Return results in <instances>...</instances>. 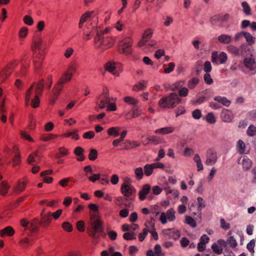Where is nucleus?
Here are the masks:
<instances>
[{"mask_svg": "<svg viewBox=\"0 0 256 256\" xmlns=\"http://www.w3.org/2000/svg\"><path fill=\"white\" fill-rule=\"evenodd\" d=\"M90 224V228H88L90 236L96 239L99 238L100 236L96 234V232L102 233L104 232V228L102 226V222L97 215L91 214Z\"/></svg>", "mask_w": 256, "mask_h": 256, "instance_id": "1", "label": "nucleus"}, {"mask_svg": "<svg viewBox=\"0 0 256 256\" xmlns=\"http://www.w3.org/2000/svg\"><path fill=\"white\" fill-rule=\"evenodd\" d=\"M181 98L176 92H172L162 97L158 101V105L164 108H173L181 102Z\"/></svg>", "mask_w": 256, "mask_h": 256, "instance_id": "2", "label": "nucleus"}, {"mask_svg": "<svg viewBox=\"0 0 256 256\" xmlns=\"http://www.w3.org/2000/svg\"><path fill=\"white\" fill-rule=\"evenodd\" d=\"M102 32L97 31V34L94 38V45L96 49L104 51L110 48L113 44V40L109 37L104 38Z\"/></svg>", "mask_w": 256, "mask_h": 256, "instance_id": "3", "label": "nucleus"}, {"mask_svg": "<svg viewBox=\"0 0 256 256\" xmlns=\"http://www.w3.org/2000/svg\"><path fill=\"white\" fill-rule=\"evenodd\" d=\"M44 80H42L39 82H38L35 88V96L34 98L31 100V106L34 108H38L40 103L39 96L42 94V92L44 90Z\"/></svg>", "mask_w": 256, "mask_h": 256, "instance_id": "4", "label": "nucleus"}, {"mask_svg": "<svg viewBox=\"0 0 256 256\" xmlns=\"http://www.w3.org/2000/svg\"><path fill=\"white\" fill-rule=\"evenodd\" d=\"M132 40L130 38H126L119 42L118 51L121 53L129 54L132 53Z\"/></svg>", "mask_w": 256, "mask_h": 256, "instance_id": "5", "label": "nucleus"}, {"mask_svg": "<svg viewBox=\"0 0 256 256\" xmlns=\"http://www.w3.org/2000/svg\"><path fill=\"white\" fill-rule=\"evenodd\" d=\"M212 91L210 89H206L196 95V100L194 102L195 105L200 104L208 101L212 96Z\"/></svg>", "mask_w": 256, "mask_h": 256, "instance_id": "6", "label": "nucleus"}, {"mask_svg": "<svg viewBox=\"0 0 256 256\" xmlns=\"http://www.w3.org/2000/svg\"><path fill=\"white\" fill-rule=\"evenodd\" d=\"M120 192L125 197L131 200L135 196L136 190L133 186L122 185Z\"/></svg>", "mask_w": 256, "mask_h": 256, "instance_id": "7", "label": "nucleus"}, {"mask_svg": "<svg viewBox=\"0 0 256 256\" xmlns=\"http://www.w3.org/2000/svg\"><path fill=\"white\" fill-rule=\"evenodd\" d=\"M32 49L35 55L44 54L42 52L45 49V46L42 44V41L40 38H38L34 40Z\"/></svg>", "mask_w": 256, "mask_h": 256, "instance_id": "8", "label": "nucleus"}, {"mask_svg": "<svg viewBox=\"0 0 256 256\" xmlns=\"http://www.w3.org/2000/svg\"><path fill=\"white\" fill-rule=\"evenodd\" d=\"M228 60V56L224 52H221L219 54L217 52H214L212 54V61L213 63H217L218 61L220 64H224Z\"/></svg>", "mask_w": 256, "mask_h": 256, "instance_id": "9", "label": "nucleus"}, {"mask_svg": "<svg viewBox=\"0 0 256 256\" xmlns=\"http://www.w3.org/2000/svg\"><path fill=\"white\" fill-rule=\"evenodd\" d=\"M206 164L208 166L214 165L218 160L216 152L212 150H208L206 155Z\"/></svg>", "mask_w": 256, "mask_h": 256, "instance_id": "10", "label": "nucleus"}, {"mask_svg": "<svg viewBox=\"0 0 256 256\" xmlns=\"http://www.w3.org/2000/svg\"><path fill=\"white\" fill-rule=\"evenodd\" d=\"M244 66L250 71H254L253 74L256 73V64L254 60L252 58H245L244 60Z\"/></svg>", "mask_w": 256, "mask_h": 256, "instance_id": "11", "label": "nucleus"}, {"mask_svg": "<svg viewBox=\"0 0 256 256\" xmlns=\"http://www.w3.org/2000/svg\"><path fill=\"white\" fill-rule=\"evenodd\" d=\"M98 99L100 100L98 106L102 109L106 108L110 101L116 100V98L110 97V96H99Z\"/></svg>", "mask_w": 256, "mask_h": 256, "instance_id": "12", "label": "nucleus"}, {"mask_svg": "<svg viewBox=\"0 0 256 256\" xmlns=\"http://www.w3.org/2000/svg\"><path fill=\"white\" fill-rule=\"evenodd\" d=\"M220 118L224 122H230L232 121L234 116L231 111L225 110L221 112Z\"/></svg>", "mask_w": 256, "mask_h": 256, "instance_id": "13", "label": "nucleus"}, {"mask_svg": "<svg viewBox=\"0 0 256 256\" xmlns=\"http://www.w3.org/2000/svg\"><path fill=\"white\" fill-rule=\"evenodd\" d=\"M176 129L174 126H166L158 128L154 131L156 134H160L162 135L168 134L174 132Z\"/></svg>", "mask_w": 256, "mask_h": 256, "instance_id": "14", "label": "nucleus"}, {"mask_svg": "<svg viewBox=\"0 0 256 256\" xmlns=\"http://www.w3.org/2000/svg\"><path fill=\"white\" fill-rule=\"evenodd\" d=\"M36 84L34 83L28 89L27 92L26 94V96H25V104L26 106H29L30 103V100H31L32 96L33 95V94H34L35 90H34V86Z\"/></svg>", "mask_w": 256, "mask_h": 256, "instance_id": "15", "label": "nucleus"}, {"mask_svg": "<svg viewBox=\"0 0 256 256\" xmlns=\"http://www.w3.org/2000/svg\"><path fill=\"white\" fill-rule=\"evenodd\" d=\"M162 248L159 244H156L154 246V251L149 250L146 252V256H162Z\"/></svg>", "mask_w": 256, "mask_h": 256, "instance_id": "16", "label": "nucleus"}, {"mask_svg": "<svg viewBox=\"0 0 256 256\" xmlns=\"http://www.w3.org/2000/svg\"><path fill=\"white\" fill-rule=\"evenodd\" d=\"M150 186L149 184H145L139 192V197L141 200H144L146 198V196L149 193Z\"/></svg>", "mask_w": 256, "mask_h": 256, "instance_id": "17", "label": "nucleus"}, {"mask_svg": "<svg viewBox=\"0 0 256 256\" xmlns=\"http://www.w3.org/2000/svg\"><path fill=\"white\" fill-rule=\"evenodd\" d=\"M218 40L224 44L230 43L232 40V36L226 34H222L218 37Z\"/></svg>", "mask_w": 256, "mask_h": 256, "instance_id": "18", "label": "nucleus"}, {"mask_svg": "<svg viewBox=\"0 0 256 256\" xmlns=\"http://www.w3.org/2000/svg\"><path fill=\"white\" fill-rule=\"evenodd\" d=\"M11 72L12 70L9 66H7L2 70L0 74V83L4 82Z\"/></svg>", "mask_w": 256, "mask_h": 256, "instance_id": "19", "label": "nucleus"}, {"mask_svg": "<svg viewBox=\"0 0 256 256\" xmlns=\"http://www.w3.org/2000/svg\"><path fill=\"white\" fill-rule=\"evenodd\" d=\"M52 220V217L50 214V212H48L47 214H44L42 216V221L39 222L40 224L46 226H48Z\"/></svg>", "mask_w": 256, "mask_h": 256, "instance_id": "20", "label": "nucleus"}, {"mask_svg": "<svg viewBox=\"0 0 256 256\" xmlns=\"http://www.w3.org/2000/svg\"><path fill=\"white\" fill-rule=\"evenodd\" d=\"M214 99L215 101L227 107L231 103L230 101L224 96H216Z\"/></svg>", "mask_w": 256, "mask_h": 256, "instance_id": "21", "label": "nucleus"}, {"mask_svg": "<svg viewBox=\"0 0 256 256\" xmlns=\"http://www.w3.org/2000/svg\"><path fill=\"white\" fill-rule=\"evenodd\" d=\"M44 58V54L36 55L34 60V66L36 70H38L42 64V62Z\"/></svg>", "mask_w": 256, "mask_h": 256, "instance_id": "22", "label": "nucleus"}, {"mask_svg": "<svg viewBox=\"0 0 256 256\" xmlns=\"http://www.w3.org/2000/svg\"><path fill=\"white\" fill-rule=\"evenodd\" d=\"M146 86L147 82L144 80H141L133 86L132 90L134 91L144 90L146 88Z\"/></svg>", "mask_w": 256, "mask_h": 256, "instance_id": "23", "label": "nucleus"}, {"mask_svg": "<svg viewBox=\"0 0 256 256\" xmlns=\"http://www.w3.org/2000/svg\"><path fill=\"white\" fill-rule=\"evenodd\" d=\"M14 233V230L10 226H7L0 231V236L4 237L6 236H12Z\"/></svg>", "mask_w": 256, "mask_h": 256, "instance_id": "24", "label": "nucleus"}, {"mask_svg": "<svg viewBox=\"0 0 256 256\" xmlns=\"http://www.w3.org/2000/svg\"><path fill=\"white\" fill-rule=\"evenodd\" d=\"M120 130L119 127H111L108 130L107 132L108 136L116 138L120 135Z\"/></svg>", "mask_w": 256, "mask_h": 256, "instance_id": "25", "label": "nucleus"}, {"mask_svg": "<svg viewBox=\"0 0 256 256\" xmlns=\"http://www.w3.org/2000/svg\"><path fill=\"white\" fill-rule=\"evenodd\" d=\"M38 224H40L38 220L34 219L32 222H30L28 229L32 233L37 232L38 230Z\"/></svg>", "mask_w": 256, "mask_h": 256, "instance_id": "26", "label": "nucleus"}, {"mask_svg": "<svg viewBox=\"0 0 256 256\" xmlns=\"http://www.w3.org/2000/svg\"><path fill=\"white\" fill-rule=\"evenodd\" d=\"M242 166L243 169L244 170H248L252 166V161L247 156H245L242 160Z\"/></svg>", "mask_w": 256, "mask_h": 256, "instance_id": "27", "label": "nucleus"}, {"mask_svg": "<svg viewBox=\"0 0 256 256\" xmlns=\"http://www.w3.org/2000/svg\"><path fill=\"white\" fill-rule=\"evenodd\" d=\"M227 50L230 53L236 56L243 54L242 51L240 50L239 48L233 45L228 46L227 47Z\"/></svg>", "mask_w": 256, "mask_h": 256, "instance_id": "28", "label": "nucleus"}, {"mask_svg": "<svg viewBox=\"0 0 256 256\" xmlns=\"http://www.w3.org/2000/svg\"><path fill=\"white\" fill-rule=\"evenodd\" d=\"M39 157L38 152H34L29 155L28 158V164L34 165V163H36L38 160L37 158Z\"/></svg>", "mask_w": 256, "mask_h": 256, "instance_id": "29", "label": "nucleus"}, {"mask_svg": "<svg viewBox=\"0 0 256 256\" xmlns=\"http://www.w3.org/2000/svg\"><path fill=\"white\" fill-rule=\"evenodd\" d=\"M9 188L10 186L6 181L2 182L0 186V194L2 196H5L7 194Z\"/></svg>", "mask_w": 256, "mask_h": 256, "instance_id": "30", "label": "nucleus"}, {"mask_svg": "<svg viewBox=\"0 0 256 256\" xmlns=\"http://www.w3.org/2000/svg\"><path fill=\"white\" fill-rule=\"evenodd\" d=\"M105 68L106 70L111 72L114 75H116V74L114 72V70L116 68L115 64L112 62H108L105 64Z\"/></svg>", "mask_w": 256, "mask_h": 256, "instance_id": "31", "label": "nucleus"}, {"mask_svg": "<svg viewBox=\"0 0 256 256\" xmlns=\"http://www.w3.org/2000/svg\"><path fill=\"white\" fill-rule=\"evenodd\" d=\"M26 186V182H19L18 184L14 188V192L16 193H20L22 192L25 188Z\"/></svg>", "mask_w": 256, "mask_h": 256, "instance_id": "32", "label": "nucleus"}, {"mask_svg": "<svg viewBox=\"0 0 256 256\" xmlns=\"http://www.w3.org/2000/svg\"><path fill=\"white\" fill-rule=\"evenodd\" d=\"M72 78V74H70L68 72H66L60 78V82L64 84L70 82Z\"/></svg>", "mask_w": 256, "mask_h": 256, "instance_id": "33", "label": "nucleus"}, {"mask_svg": "<svg viewBox=\"0 0 256 256\" xmlns=\"http://www.w3.org/2000/svg\"><path fill=\"white\" fill-rule=\"evenodd\" d=\"M237 148L238 152L240 154H244L245 153L246 145L242 140H238L237 142Z\"/></svg>", "mask_w": 256, "mask_h": 256, "instance_id": "34", "label": "nucleus"}, {"mask_svg": "<svg viewBox=\"0 0 256 256\" xmlns=\"http://www.w3.org/2000/svg\"><path fill=\"white\" fill-rule=\"evenodd\" d=\"M244 36L246 39V42H248V44L252 45L255 42V38H254L252 34L247 32H244Z\"/></svg>", "mask_w": 256, "mask_h": 256, "instance_id": "35", "label": "nucleus"}, {"mask_svg": "<svg viewBox=\"0 0 256 256\" xmlns=\"http://www.w3.org/2000/svg\"><path fill=\"white\" fill-rule=\"evenodd\" d=\"M184 84V82L183 80H180L176 82L174 84L171 85L170 86V88L172 91H174L179 88H182Z\"/></svg>", "mask_w": 256, "mask_h": 256, "instance_id": "36", "label": "nucleus"}, {"mask_svg": "<svg viewBox=\"0 0 256 256\" xmlns=\"http://www.w3.org/2000/svg\"><path fill=\"white\" fill-rule=\"evenodd\" d=\"M204 119L206 120L210 124H214L216 122V118L212 112H208Z\"/></svg>", "mask_w": 256, "mask_h": 256, "instance_id": "37", "label": "nucleus"}, {"mask_svg": "<svg viewBox=\"0 0 256 256\" xmlns=\"http://www.w3.org/2000/svg\"><path fill=\"white\" fill-rule=\"evenodd\" d=\"M242 6L243 8L244 12L246 15L249 16L252 14L251 8L247 2H242Z\"/></svg>", "mask_w": 256, "mask_h": 256, "instance_id": "38", "label": "nucleus"}, {"mask_svg": "<svg viewBox=\"0 0 256 256\" xmlns=\"http://www.w3.org/2000/svg\"><path fill=\"white\" fill-rule=\"evenodd\" d=\"M211 248L213 252L217 254H220L223 252V248L216 243L212 244Z\"/></svg>", "mask_w": 256, "mask_h": 256, "instance_id": "39", "label": "nucleus"}, {"mask_svg": "<svg viewBox=\"0 0 256 256\" xmlns=\"http://www.w3.org/2000/svg\"><path fill=\"white\" fill-rule=\"evenodd\" d=\"M64 83L60 82V81H58V84L54 88V94L58 95L64 88Z\"/></svg>", "mask_w": 256, "mask_h": 256, "instance_id": "40", "label": "nucleus"}, {"mask_svg": "<svg viewBox=\"0 0 256 256\" xmlns=\"http://www.w3.org/2000/svg\"><path fill=\"white\" fill-rule=\"evenodd\" d=\"M154 169V168L153 167L152 164H146L144 166V171L145 174L146 176H150L152 174Z\"/></svg>", "mask_w": 256, "mask_h": 256, "instance_id": "41", "label": "nucleus"}, {"mask_svg": "<svg viewBox=\"0 0 256 256\" xmlns=\"http://www.w3.org/2000/svg\"><path fill=\"white\" fill-rule=\"evenodd\" d=\"M152 30L150 28H148L144 32L142 38L148 42V40L152 37Z\"/></svg>", "mask_w": 256, "mask_h": 256, "instance_id": "42", "label": "nucleus"}, {"mask_svg": "<svg viewBox=\"0 0 256 256\" xmlns=\"http://www.w3.org/2000/svg\"><path fill=\"white\" fill-rule=\"evenodd\" d=\"M134 174L136 180L142 179L144 176V170L142 168H138L134 170Z\"/></svg>", "mask_w": 256, "mask_h": 256, "instance_id": "43", "label": "nucleus"}, {"mask_svg": "<svg viewBox=\"0 0 256 256\" xmlns=\"http://www.w3.org/2000/svg\"><path fill=\"white\" fill-rule=\"evenodd\" d=\"M247 134L250 136H253L256 135V126L254 125H250L246 131Z\"/></svg>", "mask_w": 256, "mask_h": 256, "instance_id": "44", "label": "nucleus"}, {"mask_svg": "<svg viewBox=\"0 0 256 256\" xmlns=\"http://www.w3.org/2000/svg\"><path fill=\"white\" fill-rule=\"evenodd\" d=\"M126 102L129 104L136 106L138 103V100L131 96H126L124 98Z\"/></svg>", "mask_w": 256, "mask_h": 256, "instance_id": "45", "label": "nucleus"}, {"mask_svg": "<svg viewBox=\"0 0 256 256\" xmlns=\"http://www.w3.org/2000/svg\"><path fill=\"white\" fill-rule=\"evenodd\" d=\"M58 137L56 134H50L46 136H42L40 138V140L44 142H48L51 140H52Z\"/></svg>", "mask_w": 256, "mask_h": 256, "instance_id": "46", "label": "nucleus"}, {"mask_svg": "<svg viewBox=\"0 0 256 256\" xmlns=\"http://www.w3.org/2000/svg\"><path fill=\"white\" fill-rule=\"evenodd\" d=\"M145 226L146 228L143 230V232L142 233L139 234L138 239L140 242H142L144 240L149 232L148 226L146 224H145Z\"/></svg>", "mask_w": 256, "mask_h": 256, "instance_id": "47", "label": "nucleus"}, {"mask_svg": "<svg viewBox=\"0 0 256 256\" xmlns=\"http://www.w3.org/2000/svg\"><path fill=\"white\" fill-rule=\"evenodd\" d=\"M174 214L175 212L173 209L168 210L166 214L168 220L170 222H172L176 218Z\"/></svg>", "mask_w": 256, "mask_h": 256, "instance_id": "48", "label": "nucleus"}, {"mask_svg": "<svg viewBox=\"0 0 256 256\" xmlns=\"http://www.w3.org/2000/svg\"><path fill=\"white\" fill-rule=\"evenodd\" d=\"M96 23L94 22L93 24L92 22L88 25L87 28L86 30H87L88 32H91V34L93 33V32H97V31H99L98 28H96Z\"/></svg>", "mask_w": 256, "mask_h": 256, "instance_id": "49", "label": "nucleus"}, {"mask_svg": "<svg viewBox=\"0 0 256 256\" xmlns=\"http://www.w3.org/2000/svg\"><path fill=\"white\" fill-rule=\"evenodd\" d=\"M198 82L199 80L196 78H194L188 82V86L190 89H194Z\"/></svg>", "mask_w": 256, "mask_h": 256, "instance_id": "50", "label": "nucleus"}, {"mask_svg": "<svg viewBox=\"0 0 256 256\" xmlns=\"http://www.w3.org/2000/svg\"><path fill=\"white\" fill-rule=\"evenodd\" d=\"M164 25L166 27L169 26L174 22L173 18L170 16H166L165 18H164Z\"/></svg>", "mask_w": 256, "mask_h": 256, "instance_id": "51", "label": "nucleus"}, {"mask_svg": "<svg viewBox=\"0 0 256 256\" xmlns=\"http://www.w3.org/2000/svg\"><path fill=\"white\" fill-rule=\"evenodd\" d=\"M98 157V151L95 149H91L88 154V158L94 160Z\"/></svg>", "mask_w": 256, "mask_h": 256, "instance_id": "52", "label": "nucleus"}, {"mask_svg": "<svg viewBox=\"0 0 256 256\" xmlns=\"http://www.w3.org/2000/svg\"><path fill=\"white\" fill-rule=\"evenodd\" d=\"M186 223L192 228H196V222L192 217L190 216H186Z\"/></svg>", "mask_w": 256, "mask_h": 256, "instance_id": "53", "label": "nucleus"}, {"mask_svg": "<svg viewBox=\"0 0 256 256\" xmlns=\"http://www.w3.org/2000/svg\"><path fill=\"white\" fill-rule=\"evenodd\" d=\"M227 242L232 248H236L238 245V244L236 242V239L232 236H230L228 238L227 240Z\"/></svg>", "mask_w": 256, "mask_h": 256, "instance_id": "54", "label": "nucleus"}, {"mask_svg": "<svg viewBox=\"0 0 256 256\" xmlns=\"http://www.w3.org/2000/svg\"><path fill=\"white\" fill-rule=\"evenodd\" d=\"M125 200L126 199L122 196L118 197L116 199V204L120 208L126 206L127 204L124 202Z\"/></svg>", "mask_w": 256, "mask_h": 256, "instance_id": "55", "label": "nucleus"}, {"mask_svg": "<svg viewBox=\"0 0 256 256\" xmlns=\"http://www.w3.org/2000/svg\"><path fill=\"white\" fill-rule=\"evenodd\" d=\"M123 238L126 240H131L136 239V234L134 232H125L123 235Z\"/></svg>", "mask_w": 256, "mask_h": 256, "instance_id": "56", "label": "nucleus"}, {"mask_svg": "<svg viewBox=\"0 0 256 256\" xmlns=\"http://www.w3.org/2000/svg\"><path fill=\"white\" fill-rule=\"evenodd\" d=\"M94 12L93 11L86 12L82 16L80 21L84 23L86 21L88 18H90L92 14H94Z\"/></svg>", "mask_w": 256, "mask_h": 256, "instance_id": "57", "label": "nucleus"}, {"mask_svg": "<svg viewBox=\"0 0 256 256\" xmlns=\"http://www.w3.org/2000/svg\"><path fill=\"white\" fill-rule=\"evenodd\" d=\"M256 241L254 239L252 240L249 243L247 244L246 248L248 250L252 253L254 252V248L255 246Z\"/></svg>", "mask_w": 256, "mask_h": 256, "instance_id": "58", "label": "nucleus"}, {"mask_svg": "<svg viewBox=\"0 0 256 256\" xmlns=\"http://www.w3.org/2000/svg\"><path fill=\"white\" fill-rule=\"evenodd\" d=\"M192 118L196 120L200 119L202 116L201 111H200V110L198 109H196V110H194L192 112Z\"/></svg>", "mask_w": 256, "mask_h": 256, "instance_id": "59", "label": "nucleus"}, {"mask_svg": "<svg viewBox=\"0 0 256 256\" xmlns=\"http://www.w3.org/2000/svg\"><path fill=\"white\" fill-rule=\"evenodd\" d=\"M20 162V155L18 152L15 154L14 156L12 159V163L14 166L18 165Z\"/></svg>", "mask_w": 256, "mask_h": 256, "instance_id": "60", "label": "nucleus"}, {"mask_svg": "<svg viewBox=\"0 0 256 256\" xmlns=\"http://www.w3.org/2000/svg\"><path fill=\"white\" fill-rule=\"evenodd\" d=\"M197 200L198 202V208L200 210L206 207V202L202 198L198 197Z\"/></svg>", "mask_w": 256, "mask_h": 256, "instance_id": "61", "label": "nucleus"}, {"mask_svg": "<svg viewBox=\"0 0 256 256\" xmlns=\"http://www.w3.org/2000/svg\"><path fill=\"white\" fill-rule=\"evenodd\" d=\"M60 154H57L56 157L57 158H59L61 156H65L68 154V150L64 147H61L59 148Z\"/></svg>", "mask_w": 256, "mask_h": 256, "instance_id": "62", "label": "nucleus"}, {"mask_svg": "<svg viewBox=\"0 0 256 256\" xmlns=\"http://www.w3.org/2000/svg\"><path fill=\"white\" fill-rule=\"evenodd\" d=\"M24 23L28 26H31L34 24V20L32 17L29 16H25L24 17Z\"/></svg>", "mask_w": 256, "mask_h": 256, "instance_id": "63", "label": "nucleus"}, {"mask_svg": "<svg viewBox=\"0 0 256 256\" xmlns=\"http://www.w3.org/2000/svg\"><path fill=\"white\" fill-rule=\"evenodd\" d=\"M204 78L205 82L207 84L210 85L213 83V80L212 79L210 75L208 73L204 74Z\"/></svg>", "mask_w": 256, "mask_h": 256, "instance_id": "64", "label": "nucleus"}]
</instances>
